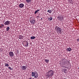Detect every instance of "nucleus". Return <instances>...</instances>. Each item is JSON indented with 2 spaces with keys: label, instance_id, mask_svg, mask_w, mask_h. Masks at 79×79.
I'll list each match as a JSON object with an SVG mask.
<instances>
[{
  "label": "nucleus",
  "instance_id": "nucleus-1",
  "mask_svg": "<svg viewBox=\"0 0 79 79\" xmlns=\"http://www.w3.org/2000/svg\"><path fill=\"white\" fill-rule=\"evenodd\" d=\"M70 65V62L68 60H66L65 59H64L62 60V65L63 68H66V66H69Z\"/></svg>",
  "mask_w": 79,
  "mask_h": 79
},
{
  "label": "nucleus",
  "instance_id": "nucleus-2",
  "mask_svg": "<svg viewBox=\"0 0 79 79\" xmlns=\"http://www.w3.org/2000/svg\"><path fill=\"white\" fill-rule=\"evenodd\" d=\"M53 75H54V72L52 70H51L48 71L47 72L46 76H48V77L51 78Z\"/></svg>",
  "mask_w": 79,
  "mask_h": 79
},
{
  "label": "nucleus",
  "instance_id": "nucleus-3",
  "mask_svg": "<svg viewBox=\"0 0 79 79\" xmlns=\"http://www.w3.org/2000/svg\"><path fill=\"white\" fill-rule=\"evenodd\" d=\"M31 74L32 77H34V76L35 78H37L38 77V75L37 72L35 71V72H33Z\"/></svg>",
  "mask_w": 79,
  "mask_h": 79
},
{
  "label": "nucleus",
  "instance_id": "nucleus-4",
  "mask_svg": "<svg viewBox=\"0 0 79 79\" xmlns=\"http://www.w3.org/2000/svg\"><path fill=\"white\" fill-rule=\"evenodd\" d=\"M55 30H56L57 32H59L60 33H61V28L60 27H58L57 26H56L55 27Z\"/></svg>",
  "mask_w": 79,
  "mask_h": 79
},
{
  "label": "nucleus",
  "instance_id": "nucleus-5",
  "mask_svg": "<svg viewBox=\"0 0 79 79\" xmlns=\"http://www.w3.org/2000/svg\"><path fill=\"white\" fill-rule=\"evenodd\" d=\"M11 24V22L9 21H6L4 23V25H10V24Z\"/></svg>",
  "mask_w": 79,
  "mask_h": 79
},
{
  "label": "nucleus",
  "instance_id": "nucleus-6",
  "mask_svg": "<svg viewBox=\"0 0 79 79\" xmlns=\"http://www.w3.org/2000/svg\"><path fill=\"white\" fill-rule=\"evenodd\" d=\"M10 56H11V57H13V56H14V53H13V52H10L9 53Z\"/></svg>",
  "mask_w": 79,
  "mask_h": 79
},
{
  "label": "nucleus",
  "instance_id": "nucleus-7",
  "mask_svg": "<svg viewBox=\"0 0 79 79\" xmlns=\"http://www.w3.org/2000/svg\"><path fill=\"white\" fill-rule=\"evenodd\" d=\"M19 6L20 8H23L24 6V4L23 3H21L19 5Z\"/></svg>",
  "mask_w": 79,
  "mask_h": 79
},
{
  "label": "nucleus",
  "instance_id": "nucleus-8",
  "mask_svg": "<svg viewBox=\"0 0 79 79\" xmlns=\"http://www.w3.org/2000/svg\"><path fill=\"white\" fill-rule=\"evenodd\" d=\"M58 19L59 21H62L63 20V16L62 15H60V16L58 17Z\"/></svg>",
  "mask_w": 79,
  "mask_h": 79
},
{
  "label": "nucleus",
  "instance_id": "nucleus-9",
  "mask_svg": "<svg viewBox=\"0 0 79 79\" xmlns=\"http://www.w3.org/2000/svg\"><path fill=\"white\" fill-rule=\"evenodd\" d=\"M26 68H27V66L24 65L22 66L21 69L22 70H25V69H26Z\"/></svg>",
  "mask_w": 79,
  "mask_h": 79
},
{
  "label": "nucleus",
  "instance_id": "nucleus-10",
  "mask_svg": "<svg viewBox=\"0 0 79 79\" xmlns=\"http://www.w3.org/2000/svg\"><path fill=\"white\" fill-rule=\"evenodd\" d=\"M30 22L32 24H34V23H35V20L34 19H32L31 21H30Z\"/></svg>",
  "mask_w": 79,
  "mask_h": 79
},
{
  "label": "nucleus",
  "instance_id": "nucleus-11",
  "mask_svg": "<svg viewBox=\"0 0 79 79\" xmlns=\"http://www.w3.org/2000/svg\"><path fill=\"white\" fill-rule=\"evenodd\" d=\"M72 50V49H71V48H67V51H68V52H71Z\"/></svg>",
  "mask_w": 79,
  "mask_h": 79
},
{
  "label": "nucleus",
  "instance_id": "nucleus-12",
  "mask_svg": "<svg viewBox=\"0 0 79 79\" xmlns=\"http://www.w3.org/2000/svg\"><path fill=\"white\" fill-rule=\"evenodd\" d=\"M25 47H28V45H29V43L28 42H27L24 44Z\"/></svg>",
  "mask_w": 79,
  "mask_h": 79
},
{
  "label": "nucleus",
  "instance_id": "nucleus-13",
  "mask_svg": "<svg viewBox=\"0 0 79 79\" xmlns=\"http://www.w3.org/2000/svg\"><path fill=\"white\" fill-rule=\"evenodd\" d=\"M26 1L27 3H31V0H26Z\"/></svg>",
  "mask_w": 79,
  "mask_h": 79
},
{
  "label": "nucleus",
  "instance_id": "nucleus-14",
  "mask_svg": "<svg viewBox=\"0 0 79 79\" xmlns=\"http://www.w3.org/2000/svg\"><path fill=\"white\" fill-rule=\"evenodd\" d=\"M52 10H49L47 11V12L51 14L52 13Z\"/></svg>",
  "mask_w": 79,
  "mask_h": 79
},
{
  "label": "nucleus",
  "instance_id": "nucleus-15",
  "mask_svg": "<svg viewBox=\"0 0 79 79\" xmlns=\"http://www.w3.org/2000/svg\"><path fill=\"white\" fill-rule=\"evenodd\" d=\"M49 21H52V19H53V18L52 17H50L48 19Z\"/></svg>",
  "mask_w": 79,
  "mask_h": 79
},
{
  "label": "nucleus",
  "instance_id": "nucleus-16",
  "mask_svg": "<svg viewBox=\"0 0 79 79\" xmlns=\"http://www.w3.org/2000/svg\"><path fill=\"white\" fill-rule=\"evenodd\" d=\"M5 66L6 67H9V64L7 63H5Z\"/></svg>",
  "mask_w": 79,
  "mask_h": 79
},
{
  "label": "nucleus",
  "instance_id": "nucleus-17",
  "mask_svg": "<svg viewBox=\"0 0 79 79\" xmlns=\"http://www.w3.org/2000/svg\"><path fill=\"white\" fill-rule=\"evenodd\" d=\"M45 61L47 63H48L49 61V60H48L45 59Z\"/></svg>",
  "mask_w": 79,
  "mask_h": 79
},
{
  "label": "nucleus",
  "instance_id": "nucleus-18",
  "mask_svg": "<svg viewBox=\"0 0 79 79\" xmlns=\"http://www.w3.org/2000/svg\"><path fill=\"white\" fill-rule=\"evenodd\" d=\"M35 39V37L32 36V37H31V39Z\"/></svg>",
  "mask_w": 79,
  "mask_h": 79
},
{
  "label": "nucleus",
  "instance_id": "nucleus-19",
  "mask_svg": "<svg viewBox=\"0 0 79 79\" xmlns=\"http://www.w3.org/2000/svg\"><path fill=\"white\" fill-rule=\"evenodd\" d=\"M9 29H10V27H8L6 28V31H9Z\"/></svg>",
  "mask_w": 79,
  "mask_h": 79
},
{
  "label": "nucleus",
  "instance_id": "nucleus-20",
  "mask_svg": "<svg viewBox=\"0 0 79 79\" xmlns=\"http://www.w3.org/2000/svg\"><path fill=\"white\" fill-rule=\"evenodd\" d=\"M76 19L77 20H79V16H77L76 17Z\"/></svg>",
  "mask_w": 79,
  "mask_h": 79
},
{
  "label": "nucleus",
  "instance_id": "nucleus-21",
  "mask_svg": "<svg viewBox=\"0 0 79 79\" xmlns=\"http://www.w3.org/2000/svg\"><path fill=\"white\" fill-rule=\"evenodd\" d=\"M8 68L10 70H12V68H11L10 67H8Z\"/></svg>",
  "mask_w": 79,
  "mask_h": 79
},
{
  "label": "nucleus",
  "instance_id": "nucleus-22",
  "mask_svg": "<svg viewBox=\"0 0 79 79\" xmlns=\"http://www.w3.org/2000/svg\"><path fill=\"white\" fill-rule=\"evenodd\" d=\"M37 14L38 15V16H39V15H40V13H39V12H37Z\"/></svg>",
  "mask_w": 79,
  "mask_h": 79
},
{
  "label": "nucleus",
  "instance_id": "nucleus-23",
  "mask_svg": "<svg viewBox=\"0 0 79 79\" xmlns=\"http://www.w3.org/2000/svg\"><path fill=\"white\" fill-rule=\"evenodd\" d=\"M37 10L35 11V13L34 14H37Z\"/></svg>",
  "mask_w": 79,
  "mask_h": 79
},
{
  "label": "nucleus",
  "instance_id": "nucleus-24",
  "mask_svg": "<svg viewBox=\"0 0 79 79\" xmlns=\"http://www.w3.org/2000/svg\"><path fill=\"white\" fill-rule=\"evenodd\" d=\"M77 42H79V38L77 39Z\"/></svg>",
  "mask_w": 79,
  "mask_h": 79
},
{
  "label": "nucleus",
  "instance_id": "nucleus-25",
  "mask_svg": "<svg viewBox=\"0 0 79 79\" xmlns=\"http://www.w3.org/2000/svg\"><path fill=\"white\" fill-rule=\"evenodd\" d=\"M21 37H22V38H21V39H24V37L23 36H21Z\"/></svg>",
  "mask_w": 79,
  "mask_h": 79
},
{
  "label": "nucleus",
  "instance_id": "nucleus-26",
  "mask_svg": "<svg viewBox=\"0 0 79 79\" xmlns=\"http://www.w3.org/2000/svg\"><path fill=\"white\" fill-rule=\"evenodd\" d=\"M40 11V10H36V11H37L38 12H39Z\"/></svg>",
  "mask_w": 79,
  "mask_h": 79
},
{
  "label": "nucleus",
  "instance_id": "nucleus-27",
  "mask_svg": "<svg viewBox=\"0 0 79 79\" xmlns=\"http://www.w3.org/2000/svg\"><path fill=\"white\" fill-rule=\"evenodd\" d=\"M1 25L3 27H4V25L3 24H2Z\"/></svg>",
  "mask_w": 79,
  "mask_h": 79
},
{
  "label": "nucleus",
  "instance_id": "nucleus-28",
  "mask_svg": "<svg viewBox=\"0 0 79 79\" xmlns=\"http://www.w3.org/2000/svg\"><path fill=\"white\" fill-rule=\"evenodd\" d=\"M66 70L65 69L64 70V73H66Z\"/></svg>",
  "mask_w": 79,
  "mask_h": 79
},
{
  "label": "nucleus",
  "instance_id": "nucleus-29",
  "mask_svg": "<svg viewBox=\"0 0 79 79\" xmlns=\"http://www.w3.org/2000/svg\"><path fill=\"white\" fill-rule=\"evenodd\" d=\"M17 53H19V51H18V50H17Z\"/></svg>",
  "mask_w": 79,
  "mask_h": 79
},
{
  "label": "nucleus",
  "instance_id": "nucleus-30",
  "mask_svg": "<svg viewBox=\"0 0 79 79\" xmlns=\"http://www.w3.org/2000/svg\"><path fill=\"white\" fill-rule=\"evenodd\" d=\"M0 28H2V26H0Z\"/></svg>",
  "mask_w": 79,
  "mask_h": 79
},
{
  "label": "nucleus",
  "instance_id": "nucleus-31",
  "mask_svg": "<svg viewBox=\"0 0 79 79\" xmlns=\"http://www.w3.org/2000/svg\"><path fill=\"white\" fill-rule=\"evenodd\" d=\"M41 19H42V18H41Z\"/></svg>",
  "mask_w": 79,
  "mask_h": 79
}]
</instances>
